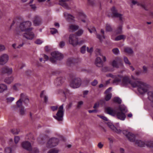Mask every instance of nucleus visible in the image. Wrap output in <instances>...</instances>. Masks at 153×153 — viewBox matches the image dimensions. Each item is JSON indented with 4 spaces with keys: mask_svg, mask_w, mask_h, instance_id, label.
<instances>
[{
    "mask_svg": "<svg viewBox=\"0 0 153 153\" xmlns=\"http://www.w3.org/2000/svg\"><path fill=\"white\" fill-rule=\"evenodd\" d=\"M106 76L108 77H111L114 79L113 83L116 85H118L120 82H121L122 85L123 86L126 85L128 83L130 84L133 87H137L138 92L141 94L146 93L148 90L149 85L139 79L134 82H131V80L128 77H123L122 75H113L110 73L107 74Z\"/></svg>",
    "mask_w": 153,
    "mask_h": 153,
    "instance_id": "nucleus-1",
    "label": "nucleus"
},
{
    "mask_svg": "<svg viewBox=\"0 0 153 153\" xmlns=\"http://www.w3.org/2000/svg\"><path fill=\"white\" fill-rule=\"evenodd\" d=\"M118 110L119 111L117 112L115 109L109 107L105 109V112L112 116H116L118 119L124 120L126 117L125 114L127 111V108L124 105H121L119 106Z\"/></svg>",
    "mask_w": 153,
    "mask_h": 153,
    "instance_id": "nucleus-2",
    "label": "nucleus"
},
{
    "mask_svg": "<svg viewBox=\"0 0 153 153\" xmlns=\"http://www.w3.org/2000/svg\"><path fill=\"white\" fill-rule=\"evenodd\" d=\"M32 25L31 22L27 21L20 23V29L25 31L23 36L27 39L32 40L34 37V33L31 32L33 28L30 27Z\"/></svg>",
    "mask_w": 153,
    "mask_h": 153,
    "instance_id": "nucleus-3",
    "label": "nucleus"
},
{
    "mask_svg": "<svg viewBox=\"0 0 153 153\" xmlns=\"http://www.w3.org/2000/svg\"><path fill=\"white\" fill-rule=\"evenodd\" d=\"M108 125L112 130L118 134H121L122 132L123 134L125 135L130 141L134 142L135 141V136L134 134L128 132L127 131L124 130L122 131L120 129H118L111 123H108Z\"/></svg>",
    "mask_w": 153,
    "mask_h": 153,
    "instance_id": "nucleus-4",
    "label": "nucleus"
},
{
    "mask_svg": "<svg viewBox=\"0 0 153 153\" xmlns=\"http://www.w3.org/2000/svg\"><path fill=\"white\" fill-rule=\"evenodd\" d=\"M83 33V31L82 30H79L76 33L75 35H70L69 39V43L73 46H76L78 44L80 45L82 44L84 42L82 40L79 42L77 36H80Z\"/></svg>",
    "mask_w": 153,
    "mask_h": 153,
    "instance_id": "nucleus-5",
    "label": "nucleus"
},
{
    "mask_svg": "<svg viewBox=\"0 0 153 153\" xmlns=\"http://www.w3.org/2000/svg\"><path fill=\"white\" fill-rule=\"evenodd\" d=\"M20 114L23 115L25 114V110L23 106V105H27L29 102L28 97L25 94L22 93L20 98Z\"/></svg>",
    "mask_w": 153,
    "mask_h": 153,
    "instance_id": "nucleus-6",
    "label": "nucleus"
},
{
    "mask_svg": "<svg viewBox=\"0 0 153 153\" xmlns=\"http://www.w3.org/2000/svg\"><path fill=\"white\" fill-rule=\"evenodd\" d=\"M51 55L52 57H51L49 60L50 62L53 63H54L56 62V60H61L63 57V55L58 51H54L51 53Z\"/></svg>",
    "mask_w": 153,
    "mask_h": 153,
    "instance_id": "nucleus-7",
    "label": "nucleus"
},
{
    "mask_svg": "<svg viewBox=\"0 0 153 153\" xmlns=\"http://www.w3.org/2000/svg\"><path fill=\"white\" fill-rule=\"evenodd\" d=\"M111 65L113 68H118L120 67H123V65L122 59L119 57H117L115 58L111 63Z\"/></svg>",
    "mask_w": 153,
    "mask_h": 153,
    "instance_id": "nucleus-8",
    "label": "nucleus"
},
{
    "mask_svg": "<svg viewBox=\"0 0 153 153\" xmlns=\"http://www.w3.org/2000/svg\"><path fill=\"white\" fill-rule=\"evenodd\" d=\"M59 4L65 9L69 10L70 9L73 2L72 0H60Z\"/></svg>",
    "mask_w": 153,
    "mask_h": 153,
    "instance_id": "nucleus-9",
    "label": "nucleus"
},
{
    "mask_svg": "<svg viewBox=\"0 0 153 153\" xmlns=\"http://www.w3.org/2000/svg\"><path fill=\"white\" fill-rule=\"evenodd\" d=\"M135 143L140 147H144L145 146L149 147H153V141H149L146 142L142 141L141 140H137L135 142Z\"/></svg>",
    "mask_w": 153,
    "mask_h": 153,
    "instance_id": "nucleus-10",
    "label": "nucleus"
},
{
    "mask_svg": "<svg viewBox=\"0 0 153 153\" xmlns=\"http://www.w3.org/2000/svg\"><path fill=\"white\" fill-rule=\"evenodd\" d=\"M59 142L58 139L53 137L49 140L48 141L46 146L48 148H51L56 146Z\"/></svg>",
    "mask_w": 153,
    "mask_h": 153,
    "instance_id": "nucleus-11",
    "label": "nucleus"
},
{
    "mask_svg": "<svg viewBox=\"0 0 153 153\" xmlns=\"http://www.w3.org/2000/svg\"><path fill=\"white\" fill-rule=\"evenodd\" d=\"M63 104L59 107L58 111L56 114V116H54V117L58 121H62V120L63 116Z\"/></svg>",
    "mask_w": 153,
    "mask_h": 153,
    "instance_id": "nucleus-12",
    "label": "nucleus"
},
{
    "mask_svg": "<svg viewBox=\"0 0 153 153\" xmlns=\"http://www.w3.org/2000/svg\"><path fill=\"white\" fill-rule=\"evenodd\" d=\"M81 84V81L80 78H76L72 80L70 84V86L74 88L79 87Z\"/></svg>",
    "mask_w": 153,
    "mask_h": 153,
    "instance_id": "nucleus-13",
    "label": "nucleus"
},
{
    "mask_svg": "<svg viewBox=\"0 0 153 153\" xmlns=\"http://www.w3.org/2000/svg\"><path fill=\"white\" fill-rule=\"evenodd\" d=\"M111 10L113 16L114 17L119 18L121 23H123V22L122 17V15L118 13L117 10L114 7H112Z\"/></svg>",
    "mask_w": 153,
    "mask_h": 153,
    "instance_id": "nucleus-14",
    "label": "nucleus"
},
{
    "mask_svg": "<svg viewBox=\"0 0 153 153\" xmlns=\"http://www.w3.org/2000/svg\"><path fill=\"white\" fill-rule=\"evenodd\" d=\"M9 56L6 54H4L0 56V65H3L5 64L9 60Z\"/></svg>",
    "mask_w": 153,
    "mask_h": 153,
    "instance_id": "nucleus-15",
    "label": "nucleus"
},
{
    "mask_svg": "<svg viewBox=\"0 0 153 153\" xmlns=\"http://www.w3.org/2000/svg\"><path fill=\"white\" fill-rule=\"evenodd\" d=\"M33 22L35 26H39L42 23V19L39 16L36 15L33 19Z\"/></svg>",
    "mask_w": 153,
    "mask_h": 153,
    "instance_id": "nucleus-16",
    "label": "nucleus"
},
{
    "mask_svg": "<svg viewBox=\"0 0 153 153\" xmlns=\"http://www.w3.org/2000/svg\"><path fill=\"white\" fill-rule=\"evenodd\" d=\"M80 59L79 58L75 59L74 58H69L68 59L67 64L68 65L71 66L72 65L80 62Z\"/></svg>",
    "mask_w": 153,
    "mask_h": 153,
    "instance_id": "nucleus-17",
    "label": "nucleus"
},
{
    "mask_svg": "<svg viewBox=\"0 0 153 153\" xmlns=\"http://www.w3.org/2000/svg\"><path fill=\"white\" fill-rule=\"evenodd\" d=\"M132 3L133 4H137V5L141 6L146 10H149V8L148 7V6L146 5L145 2L139 3L136 1L133 0L132 1Z\"/></svg>",
    "mask_w": 153,
    "mask_h": 153,
    "instance_id": "nucleus-18",
    "label": "nucleus"
},
{
    "mask_svg": "<svg viewBox=\"0 0 153 153\" xmlns=\"http://www.w3.org/2000/svg\"><path fill=\"white\" fill-rule=\"evenodd\" d=\"M12 71V68H10L7 67H5L2 68L1 72L3 74H7L8 75L11 74Z\"/></svg>",
    "mask_w": 153,
    "mask_h": 153,
    "instance_id": "nucleus-19",
    "label": "nucleus"
},
{
    "mask_svg": "<svg viewBox=\"0 0 153 153\" xmlns=\"http://www.w3.org/2000/svg\"><path fill=\"white\" fill-rule=\"evenodd\" d=\"M95 64L96 65L99 67L103 66V62L102 61L101 58L99 57H97L95 60Z\"/></svg>",
    "mask_w": 153,
    "mask_h": 153,
    "instance_id": "nucleus-20",
    "label": "nucleus"
},
{
    "mask_svg": "<svg viewBox=\"0 0 153 153\" xmlns=\"http://www.w3.org/2000/svg\"><path fill=\"white\" fill-rule=\"evenodd\" d=\"M40 97L43 99L44 101V102L46 103L48 101V97L46 95V94L45 91H42L40 94Z\"/></svg>",
    "mask_w": 153,
    "mask_h": 153,
    "instance_id": "nucleus-21",
    "label": "nucleus"
},
{
    "mask_svg": "<svg viewBox=\"0 0 153 153\" xmlns=\"http://www.w3.org/2000/svg\"><path fill=\"white\" fill-rule=\"evenodd\" d=\"M64 15L65 17L69 22L73 20L74 18V17L73 16L67 13H64Z\"/></svg>",
    "mask_w": 153,
    "mask_h": 153,
    "instance_id": "nucleus-22",
    "label": "nucleus"
},
{
    "mask_svg": "<svg viewBox=\"0 0 153 153\" xmlns=\"http://www.w3.org/2000/svg\"><path fill=\"white\" fill-rule=\"evenodd\" d=\"M64 81V79L62 77H58L54 82L55 84L57 86H59L63 83Z\"/></svg>",
    "mask_w": 153,
    "mask_h": 153,
    "instance_id": "nucleus-23",
    "label": "nucleus"
},
{
    "mask_svg": "<svg viewBox=\"0 0 153 153\" xmlns=\"http://www.w3.org/2000/svg\"><path fill=\"white\" fill-rule=\"evenodd\" d=\"M148 95V99L151 101V106L153 108V91H149Z\"/></svg>",
    "mask_w": 153,
    "mask_h": 153,
    "instance_id": "nucleus-24",
    "label": "nucleus"
},
{
    "mask_svg": "<svg viewBox=\"0 0 153 153\" xmlns=\"http://www.w3.org/2000/svg\"><path fill=\"white\" fill-rule=\"evenodd\" d=\"M101 33L102 34V35L97 34V38H98L100 41H101L102 39L105 38V36L104 35V30L102 29H101Z\"/></svg>",
    "mask_w": 153,
    "mask_h": 153,
    "instance_id": "nucleus-25",
    "label": "nucleus"
},
{
    "mask_svg": "<svg viewBox=\"0 0 153 153\" xmlns=\"http://www.w3.org/2000/svg\"><path fill=\"white\" fill-rule=\"evenodd\" d=\"M78 15L79 18L82 19V21L84 22H85L86 21L85 19L86 18V16L83 12L82 11H80L78 13Z\"/></svg>",
    "mask_w": 153,
    "mask_h": 153,
    "instance_id": "nucleus-26",
    "label": "nucleus"
},
{
    "mask_svg": "<svg viewBox=\"0 0 153 153\" xmlns=\"http://www.w3.org/2000/svg\"><path fill=\"white\" fill-rule=\"evenodd\" d=\"M95 53L97 56L100 55L101 56L102 59L103 60L104 62L106 61V58L105 56H103L102 55L100 52V50L99 49H97L95 51Z\"/></svg>",
    "mask_w": 153,
    "mask_h": 153,
    "instance_id": "nucleus-27",
    "label": "nucleus"
},
{
    "mask_svg": "<svg viewBox=\"0 0 153 153\" xmlns=\"http://www.w3.org/2000/svg\"><path fill=\"white\" fill-rule=\"evenodd\" d=\"M7 89V87L6 85L4 84H0V93H2Z\"/></svg>",
    "mask_w": 153,
    "mask_h": 153,
    "instance_id": "nucleus-28",
    "label": "nucleus"
},
{
    "mask_svg": "<svg viewBox=\"0 0 153 153\" xmlns=\"http://www.w3.org/2000/svg\"><path fill=\"white\" fill-rule=\"evenodd\" d=\"M13 80V78L12 77H8L5 79L4 82L8 84L11 83Z\"/></svg>",
    "mask_w": 153,
    "mask_h": 153,
    "instance_id": "nucleus-29",
    "label": "nucleus"
},
{
    "mask_svg": "<svg viewBox=\"0 0 153 153\" xmlns=\"http://www.w3.org/2000/svg\"><path fill=\"white\" fill-rule=\"evenodd\" d=\"M124 51L128 54L133 53V51L132 49L130 48H125L124 50Z\"/></svg>",
    "mask_w": 153,
    "mask_h": 153,
    "instance_id": "nucleus-30",
    "label": "nucleus"
},
{
    "mask_svg": "<svg viewBox=\"0 0 153 153\" xmlns=\"http://www.w3.org/2000/svg\"><path fill=\"white\" fill-rule=\"evenodd\" d=\"M113 101L114 102L117 103L118 104H120L122 102L121 99L118 97H114L113 99Z\"/></svg>",
    "mask_w": 153,
    "mask_h": 153,
    "instance_id": "nucleus-31",
    "label": "nucleus"
},
{
    "mask_svg": "<svg viewBox=\"0 0 153 153\" xmlns=\"http://www.w3.org/2000/svg\"><path fill=\"white\" fill-rule=\"evenodd\" d=\"M16 103V105H14L13 106V110L16 111L19 108V100H17Z\"/></svg>",
    "mask_w": 153,
    "mask_h": 153,
    "instance_id": "nucleus-32",
    "label": "nucleus"
},
{
    "mask_svg": "<svg viewBox=\"0 0 153 153\" xmlns=\"http://www.w3.org/2000/svg\"><path fill=\"white\" fill-rule=\"evenodd\" d=\"M126 38V36L124 35H120L117 36L115 38V41H118L121 39H124Z\"/></svg>",
    "mask_w": 153,
    "mask_h": 153,
    "instance_id": "nucleus-33",
    "label": "nucleus"
},
{
    "mask_svg": "<svg viewBox=\"0 0 153 153\" xmlns=\"http://www.w3.org/2000/svg\"><path fill=\"white\" fill-rule=\"evenodd\" d=\"M64 95L66 98L67 96H68L70 94L69 91L66 88H64L63 91Z\"/></svg>",
    "mask_w": 153,
    "mask_h": 153,
    "instance_id": "nucleus-34",
    "label": "nucleus"
},
{
    "mask_svg": "<svg viewBox=\"0 0 153 153\" xmlns=\"http://www.w3.org/2000/svg\"><path fill=\"white\" fill-rule=\"evenodd\" d=\"M122 25H120L116 30L115 32L117 34H121L122 32Z\"/></svg>",
    "mask_w": 153,
    "mask_h": 153,
    "instance_id": "nucleus-35",
    "label": "nucleus"
},
{
    "mask_svg": "<svg viewBox=\"0 0 153 153\" xmlns=\"http://www.w3.org/2000/svg\"><path fill=\"white\" fill-rule=\"evenodd\" d=\"M69 28L71 30L75 31L77 30L79 28V26L77 25H71L70 26Z\"/></svg>",
    "mask_w": 153,
    "mask_h": 153,
    "instance_id": "nucleus-36",
    "label": "nucleus"
},
{
    "mask_svg": "<svg viewBox=\"0 0 153 153\" xmlns=\"http://www.w3.org/2000/svg\"><path fill=\"white\" fill-rule=\"evenodd\" d=\"M34 74V72L33 71H31L30 70H28L26 71L25 74L28 77L31 76L32 75Z\"/></svg>",
    "mask_w": 153,
    "mask_h": 153,
    "instance_id": "nucleus-37",
    "label": "nucleus"
},
{
    "mask_svg": "<svg viewBox=\"0 0 153 153\" xmlns=\"http://www.w3.org/2000/svg\"><path fill=\"white\" fill-rule=\"evenodd\" d=\"M112 28L111 25L108 24H107L106 25V30L107 31L110 32L112 30Z\"/></svg>",
    "mask_w": 153,
    "mask_h": 153,
    "instance_id": "nucleus-38",
    "label": "nucleus"
},
{
    "mask_svg": "<svg viewBox=\"0 0 153 153\" xmlns=\"http://www.w3.org/2000/svg\"><path fill=\"white\" fill-rule=\"evenodd\" d=\"M4 152L5 153H11L12 149L10 147H6L5 148Z\"/></svg>",
    "mask_w": 153,
    "mask_h": 153,
    "instance_id": "nucleus-39",
    "label": "nucleus"
},
{
    "mask_svg": "<svg viewBox=\"0 0 153 153\" xmlns=\"http://www.w3.org/2000/svg\"><path fill=\"white\" fill-rule=\"evenodd\" d=\"M112 96V94L111 93H109L107 94L105 96V99L106 101H108L109 100Z\"/></svg>",
    "mask_w": 153,
    "mask_h": 153,
    "instance_id": "nucleus-40",
    "label": "nucleus"
},
{
    "mask_svg": "<svg viewBox=\"0 0 153 153\" xmlns=\"http://www.w3.org/2000/svg\"><path fill=\"white\" fill-rule=\"evenodd\" d=\"M11 131L14 134H17L19 133V131L18 129L14 128L11 130Z\"/></svg>",
    "mask_w": 153,
    "mask_h": 153,
    "instance_id": "nucleus-41",
    "label": "nucleus"
},
{
    "mask_svg": "<svg viewBox=\"0 0 153 153\" xmlns=\"http://www.w3.org/2000/svg\"><path fill=\"white\" fill-rule=\"evenodd\" d=\"M112 51L113 53L115 55H117L119 53V51L117 48H114L112 50Z\"/></svg>",
    "mask_w": 153,
    "mask_h": 153,
    "instance_id": "nucleus-42",
    "label": "nucleus"
},
{
    "mask_svg": "<svg viewBox=\"0 0 153 153\" xmlns=\"http://www.w3.org/2000/svg\"><path fill=\"white\" fill-rule=\"evenodd\" d=\"M88 4L91 6L94 5V0H87Z\"/></svg>",
    "mask_w": 153,
    "mask_h": 153,
    "instance_id": "nucleus-43",
    "label": "nucleus"
},
{
    "mask_svg": "<svg viewBox=\"0 0 153 153\" xmlns=\"http://www.w3.org/2000/svg\"><path fill=\"white\" fill-rule=\"evenodd\" d=\"M88 30L91 33L92 32L95 33H97L96 29L94 27H92L91 28H88Z\"/></svg>",
    "mask_w": 153,
    "mask_h": 153,
    "instance_id": "nucleus-44",
    "label": "nucleus"
},
{
    "mask_svg": "<svg viewBox=\"0 0 153 153\" xmlns=\"http://www.w3.org/2000/svg\"><path fill=\"white\" fill-rule=\"evenodd\" d=\"M51 32L52 34H54L58 32L57 30L55 28H51Z\"/></svg>",
    "mask_w": 153,
    "mask_h": 153,
    "instance_id": "nucleus-45",
    "label": "nucleus"
},
{
    "mask_svg": "<svg viewBox=\"0 0 153 153\" xmlns=\"http://www.w3.org/2000/svg\"><path fill=\"white\" fill-rule=\"evenodd\" d=\"M81 52L82 53H84L86 51V46L85 45L82 46L81 48Z\"/></svg>",
    "mask_w": 153,
    "mask_h": 153,
    "instance_id": "nucleus-46",
    "label": "nucleus"
},
{
    "mask_svg": "<svg viewBox=\"0 0 153 153\" xmlns=\"http://www.w3.org/2000/svg\"><path fill=\"white\" fill-rule=\"evenodd\" d=\"M14 141L16 144L18 143L19 141V136H15L14 138Z\"/></svg>",
    "mask_w": 153,
    "mask_h": 153,
    "instance_id": "nucleus-47",
    "label": "nucleus"
},
{
    "mask_svg": "<svg viewBox=\"0 0 153 153\" xmlns=\"http://www.w3.org/2000/svg\"><path fill=\"white\" fill-rule=\"evenodd\" d=\"M58 150L55 149H52L49 151L48 153H58Z\"/></svg>",
    "mask_w": 153,
    "mask_h": 153,
    "instance_id": "nucleus-48",
    "label": "nucleus"
},
{
    "mask_svg": "<svg viewBox=\"0 0 153 153\" xmlns=\"http://www.w3.org/2000/svg\"><path fill=\"white\" fill-rule=\"evenodd\" d=\"M83 103V102L82 101H80L78 102V104L77 106V108L79 109L81 107V106L82 105Z\"/></svg>",
    "mask_w": 153,
    "mask_h": 153,
    "instance_id": "nucleus-49",
    "label": "nucleus"
},
{
    "mask_svg": "<svg viewBox=\"0 0 153 153\" xmlns=\"http://www.w3.org/2000/svg\"><path fill=\"white\" fill-rule=\"evenodd\" d=\"M124 60L126 64H128L129 65H131V63L129 62L128 59L126 57H124Z\"/></svg>",
    "mask_w": 153,
    "mask_h": 153,
    "instance_id": "nucleus-50",
    "label": "nucleus"
},
{
    "mask_svg": "<svg viewBox=\"0 0 153 153\" xmlns=\"http://www.w3.org/2000/svg\"><path fill=\"white\" fill-rule=\"evenodd\" d=\"M8 143L11 146H12L13 144V139L11 138H10L9 140L8 141Z\"/></svg>",
    "mask_w": 153,
    "mask_h": 153,
    "instance_id": "nucleus-51",
    "label": "nucleus"
},
{
    "mask_svg": "<svg viewBox=\"0 0 153 153\" xmlns=\"http://www.w3.org/2000/svg\"><path fill=\"white\" fill-rule=\"evenodd\" d=\"M59 45L60 48H63L65 45V42H64L62 41L60 42Z\"/></svg>",
    "mask_w": 153,
    "mask_h": 153,
    "instance_id": "nucleus-52",
    "label": "nucleus"
},
{
    "mask_svg": "<svg viewBox=\"0 0 153 153\" xmlns=\"http://www.w3.org/2000/svg\"><path fill=\"white\" fill-rule=\"evenodd\" d=\"M98 83V82L96 79H94L91 83V85L93 86H95Z\"/></svg>",
    "mask_w": 153,
    "mask_h": 153,
    "instance_id": "nucleus-53",
    "label": "nucleus"
},
{
    "mask_svg": "<svg viewBox=\"0 0 153 153\" xmlns=\"http://www.w3.org/2000/svg\"><path fill=\"white\" fill-rule=\"evenodd\" d=\"M35 43L37 44H40L42 43V41L40 39H37L35 42Z\"/></svg>",
    "mask_w": 153,
    "mask_h": 153,
    "instance_id": "nucleus-54",
    "label": "nucleus"
},
{
    "mask_svg": "<svg viewBox=\"0 0 153 153\" xmlns=\"http://www.w3.org/2000/svg\"><path fill=\"white\" fill-rule=\"evenodd\" d=\"M5 49V46L3 45L0 44V51H2Z\"/></svg>",
    "mask_w": 153,
    "mask_h": 153,
    "instance_id": "nucleus-55",
    "label": "nucleus"
},
{
    "mask_svg": "<svg viewBox=\"0 0 153 153\" xmlns=\"http://www.w3.org/2000/svg\"><path fill=\"white\" fill-rule=\"evenodd\" d=\"M93 49L92 47L90 49L88 47L87 48V51L89 53H92L93 51Z\"/></svg>",
    "mask_w": 153,
    "mask_h": 153,
    "instance_id": "nucleus-56",
    "label": "nucleus"
},
{
    "mask_svg": "<svg viewBox=\"0 0 153 153\" xmlns=\"http://www.w3.org/2000/svg\"><path fill=\"white\" fill-rule=\"evenodd\" d=\"M58 108V107L57 106H52L51 107V109L53 111H55L57 110Z\"/></svg>",
    "mask_w": 153,
    "mask_h": 153,
    "instance_id": "nucleus-57",
    "label": "nucleus"
},
{
    "mask_svg": "<svg viewBox=\"0 0 153 153\" xmlns=\"http://www.w3.org/2000/svg\"><path fill=\"white\" fill-rule=\"evenodd\" d=\"M99 102H96L94 104V105L93 106V108L95 109L99 107Z\"/></svg>",
    "mask_w": 153,
    "mask_h": 153,
    "instance_id": "nucleus-58",
    "label": "nucleus"
},
{
    "mask_svg": "<svg viewBox=\"0 0 153 153\" xmlns=\"http://www.w3.org/2000/svg\"><path fill=\"white\" fill-rule=\"evenodd\" d=\"M111 87H109V88H108L107 90H106L105 92V94H108L109 93V92L111 90Z\"/></svg>",
    "mask_w": 153,
    "mask_h": 153,
    "instance_id": "nucleus-59",
    "label": "nucleus"
},
{
    "mask_svg": "<svg viewBox=\"0 0 153 153\" xmlns=\"http://www.w3.org/2000/svg\"><path fill=\"white\" fill-rule=\"evenodd\" d=\"M97 146L99 148L101 149L103 147V145L102 144L101 142H100L98 143Z\"/></svg>",
    "mask_w": 153,
    "mask_h": 153,
    "instance_id": "nucleus-60",
    "label": "nucleus"
},
{
    "mask_svg": "<svg viewBox=\"0 0 153 153\" xmlns=\"http://www.w3.org/2000/svg\"><path fill=\"white\" fill-rule=\"evenodd\" d=\"M14 98L13 97H10L7 98V100L8 102H11L12 101Z\"/></svg>",
    "mask_w": 153,
    "mask_h": 153,
    "instance_id": "nucleus-61",
    "label": "nucleus"
},
{
    "mask_svg": "<svg viewBox=\"0 0 153 153\" xmlns=\"http://www.w3.org/2000/svg\"><path fill=\"white\" fill-rule=\"evenodd\" d=\"M100 118L105 121H107L108 119L106 117L103 116H99Z\"/></svg>",
    "mask_w": 153,
    "mask_h": 153,
    "instance_id": "nucleus-62",
    "label": "nucleus"
},
{
    "mask_svg": "<svg viewBox=\"0 0 153 153\" xmlns=\"http://www.w3.org/2000/svg\"><path fill=\"white\" fill-rule=\"evenodd\" d=\"M88 112L91 113H97V111L96 109H94L92 110H89L88 111Z\"/></svg>",
    "mask_w": 153,
    "mask_h": 153,
    "instance_id": "nucleus-63",
    "label": "nucleus"
},
{
    "mask_svg": "<svg viewBox=\"0 0 153 153\" xmlns=\"http://www.w3.org/2000/svg\"><path fill=\"white\" fill-rule=\"evenodd\" d=\"M43 57L46 61L48 60L49 59L47 55L44 54L43 55Z\"/></svg>",
    "mask_w": 153,
    "mask_h": 153,
    "instance_id": "nucleus-64",
    "label": "nucleus"
}]
</instances>
